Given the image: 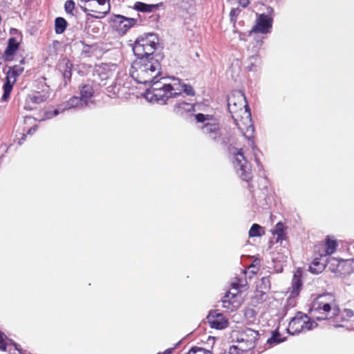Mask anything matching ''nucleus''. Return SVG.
<instances>
[{
  "label": "nucleus",
  "instance_id": "5",
  "mask_svg": "<svg viewBox=\"0 0 354 354\" xmlns=\"http://www.w3.org/2000/svg\"><path fill=\"white\" fill-rule=\"evenodd\" d=\"M311 313L318 320L332 319L338 315L339 309L329 295H319L313 303Z\"/></svg>",
  "mask_w": 354,
  "mask_h": 354
},
{
  "label": "nucleus",
  "instance_id": "13",
  "mask_svg": "<svg viewBox=\"0 0 354 354\" xmlns=\"http://www.w3.org/2000/svg\"><path fill=\"white\" fill-rule=\"evenodd\" d=\"M272 24V18L264 14L259 15L256 20V25L250 31V35L257 33H268L270 31Z\"/></svg>",
  "mask_w": 354,
  "mask_h": 354
},
{
  "label": "nucleus",
  "instance_id": "18",
  "mask_svg": "<svg viewBox=\"0 0 354 354\" xmlns=\"http://www.w3.org/2000/svg\"><path fill=\"white\" fill-rule=\"evenodd\" d=\"M58 66L64 78L70 80L72 75V63L68 59H63L59 62Z\"/></svg>",
  "mask_w": 354,
  "mask_h": 354
},
{
  "label": "nucleus",
  "instance_id": "19",
  "mask_svg": "<svg viewBox=\"0 0 354 354\" xmlns=\"http://www.w3.org/2000/svg\"><path fill=\"white\" fill-rule=\"evenodd\" d=\"M286 337L279 333L278 329L272 331L271 337L266 340V346L267 348L273 347L286 340Z\"/></svg>",
  "mask_w": 354,
  "mask_h": 354
},
{
  "label": "nucleus",
  "instance_id": "41",
  "mask_svg": "<svg viewBox=\"0 0 354 354\" xmlns=\"http://www.w3.org/2000/svg\"><path fill=\"white\" fill-rule=\"evenodd\" d=\"M201 351V348H200L198 347H192L188 351V352L186 354H192V353L195 354L196 353Z\"/></svg>",
  "mask_w": 354,
  "mask_h": 354
},
{
  "label": "nucleus",
  "instance_id": "50",
  "mask_svg": "<svg viewBox=\"0 0 354 354\" xmlns=\"http://www.w3.org/2000/svg\"><path fill=\"white\" fill-rule=\"evenodd\" d=\"M230 2H232L234 0H228Z\"/></svg>",
  "mask_w": 354,
  "mask_h": 354
},
{
  "label": "nucleus",
  "instance_id": "21",
  "mask_svg": "<svg viewBox=\"0 0 354 354\" xmlns=\"http://www.w3.org/2000/svg\"><path fill=\"white\" fill-rule=\"evenodd\" d=\"M62 111H64L65 110L71 109L76 107H82L86 106L83 102L77 96L72 97L68 101H67L65 104H61Z\"/></svg>",
  "mask_w": 354,
  "mask_h": 354
},
{
  "label": "nucleus",
  "instance_id": "45",
  "mask_svg": "<svg viewBox=\"0 0 354 354\" xmlns=\"http://www.w3.org/2000/svg\"><path fill=\"white\" fill-rule=\"evenodd\" d=\"M346 314H347L348 316L351 317V316L353 315V313L351 310H346Z\"/></svg>",
  "mask_w": 354,
  "mask_h": 354
},
{
  "label": "nucleus",
  "instance_id": "39",
  "mask_svg": "<svg viewBox=\"0 0 354 354\" xmlns=\"http://www.w3.org/2000/svg\"><path fill=\"white\" fill-rule=\"evenodd\" d=\"M183 91H184L188 95H194V92L191 86L182 84Z\"/></svg>",
  "mask_w": 354,
  "mask_h": 354
},
{
  "label": "nucleus",
  "instance_id": "48",
  "mask_svg": "<svg viewBox=\"0 0 354 354\" xmlns=\"http://www.w3.org/2000/svg\"><path fill=\"white\" fill-rule=\"evenodd\" d=\"M25 137H26V135H24L23 140L25 139V138H24Z\"/></svg>",
  "mask_w": 354,
  "mask_h": 354
},
{
  "label": "nucleus",
  "instance_id": "17",
  "mask_svg": "<svg viewBox=\"0 0 354 354\" xmlns=\"http://www.w3.org/2000/svg\"><path fill=\"white\" fill-rule=\"evenodd\" d=\"M301 272L297 270L293 275L292 281V287L290 290V297H295L298 296L301 288L302 286V283L301 281Z\"/></svg>",
  "mask_w": 354,
  "mask_h": 354
},
{
  "label": "nucleus",
  "instance_id": "20",
  "mask_svg": "<svg viewBox=\"0 0 354 354\" xmlns=\"http://www.w3.org/2000/svg\"><path fill=\"white\" fill-rule=\"evenodd\" d=\"M93 93L94 90L92 86L88 84L84 85L80 90V100L85 105H87Z\"/></svg>",
  "mask_w": 354,
  "mask_h": 354
},
{
  "label": "nucleus",
  "instance_id": "29",
  "mask_svg": "<svg viewBox=\"0 0 354 354\" xmlns=\"http://www.w3.org/2000/svg\"><path fill=\"white\" fill-rule=\"evenodd\" d=\"M258 287L261 289V292H265L269 290L271 287L270 279L269 277H262L260 283L258 284Z\"/></svg>",
  "mask_w": 354,
  "mask_h": 354
},
{
  "label": "nucleus",
  "instance_id": "11",
  "mask_svg": "<svg viewBox=\"0 0 354 354\" xmlns=\"http://www.w3.org/2000/svg\"><path fill=\"white\" fill-rule=\"evenodd\" d=\"M24 71V67L20 65H15L8 68V70L6 72V82L3 87V94L1 98L3 101H7L9 99L10 94L17 77L21 75Z\"/></svg>",
  "mask_w": 354,
  "mask_h": 354
},
{
  "label": "nucleus",
  "instance_id": "14",
  "mask_svg": "<svg viewBox=\"0 0 354 354\" xmlns=\"http://www.w3.org/2000/svg\"><path fill=\"white\" fill-rule=\"evenodd\" d=\"M137 21L138 19L136 18L116 15L113 19V26L120 33L124 34L133 27Z\"/></svg>",
  "mask_w": 354,
  "mask_h": 354
},
{
  "label": "nucleus",
  "instance_id": "47",
  "mask_svg": "<svg viewBox=\"0 0 354 354\" xmlns=\"http://www.w3.org/2000/svg\"><path fill=\"white\" fill-rule=\"evenodd\" d=\"M239 38H240V39H243V40L245 39L243 38V37H242V34L241 33H239Z\"/></svg>",
  "mask_w": 354,
  "mask_h": 354
},
{
  "label": "nucleus",
  "instance_id": "24",
  "mask_svg": "<svg viewBox=\"0 0 354 354\" xmlns=\"http://www.w3.org/2000/svg\"><path fill=\"white\" fill-rule=\"evenodd\" d=\"M109 88L111 89L109 90V91H113L114 95H116L119 97H123L127 93L126 89L127 88L122 86V81L120 80H118L115 85L109 86Z\"/></svg>",
  "mask_w": 354,
  "mask_h": 354
},
{
  "label": "nucleus",
  "instance_id": "22",
  "mask_svg": "<svg viewBox=\"0 0 354 354\" xmlns=\"http://www.w3.org/2000/svg\"><path fill=\"white\" fill-rule=\"evenodd\" d=\"M325 261H321V259L316 258L309 266V270L313 274H319L325 268Z\"/></svg>",
  "mask_w": 354,
  "mask_h": 354
},
{
  "label": "nucleus",
  "instance_id": "43",
  "mask_svg": "<svg viewBox=\"0 0 354 354\" xmlns=\"http://www.w3.org/2000/svg\"><path fill=\"white\" fill-rule=\"evenodd\" d=\"M173 348H168L165 352H163L162 354H171L172 353ZM158 354H161L160 353H158Z\"/></svg>",
  "mask_w": 354,
  "mask_h": 354
},
{
  "label": "nucleus",
  "instance_id": "40",
  "mask_svg": "<svg viewBox=\"0 0 354 354\" xmlns=\"http://www.w3.org/2000/svg\"><path fill=\"white\" fill-rule=\"evenodd\" d=\"M236 3H238L242 7L245 8L248 5L249 1L248 0H234L232 2H230L231 4H235Z\"/></svg>",
  "mask_w": 354,
  "mask_h": 354
},
{
  "label": "nucleus",
  "instance_id": "10",
  "mask_svg": "<svg viewBox=\"0 0 354 354\" xmlns=\"http://www.w3.org/2000/svg\"><path fill=\"white\" fill-rule=\"evenodd\" d=\"M110 0H80V7L84 12H94L97 15L91 16L101 19L110 11Z\"/></svg>",
  "mask_w": 354,
  "mask_h": 354
},
{
  "label": "nucleus",
  "instance_id": "28",
  "mask_svg": "<svg viewBox=\"0 0 354 354\" xmlns=\"http://www.w3.org/2000/svg\"><path fill=\"white\" fill-rule=\"evenodd\" d=\"M264 234L263 229L258 224H253L249 231L250 237L261 236Z\"/></svg>",
  "mask_w": 354,
  "mask_h": 354
},
{
  "label": "nucleus",
  "instance_id": "27",
  "mask_svg": "<svg viewBox=\"0 0 354 354\" xmlns=\"http://www.w3.org/2000/svg\"><path fill=\"white\" fill-rule=\"evenodd\" d=\"M67 22L66 21L62 18V17H57L55 19V32L57 34H61L64 32L66 28Z\"/></svg>",
  "mask_w": 354,
  "mask_h": 354
},
{
  "label": "nucleus",
  "instance_id": "2",
  "mask_svg": "<svg viewBox=\"0 0 354 354\" xmlns=\"http://www.w3.org/2000/svg\"><path fill=\"white\" fill-rule=\"evenodd\" d=\"M183 92V86L178 78L162 77L151 85L145 93V97L151 102L164 104L171 97H175Z\"/></svg>",
  "mask_w": 354,
  "mask_h": 354
},
{
  "label": "nucleus",
  "instance_id": "1",
  "mask_svg": "<svg viewBox=\"0 0 354 354\" xmlns=\"http://www.w3.org/2000/svg\"><path fill=\"white\" fill-rule=\"evenodd\" d=\"M227 106L234 122L244 137L248 139V145L254 150L255 146L252 138L254 129L245 95L240 91L233 92L228 97Z\"/></svg>",
  "mask_w": 354,
  "mask_h": 354
},
{
  "label": "nucleus",
  "instance_id": "26",
  "mask_svg": "<svg viewBox=\"0 0 354 354\" xmlns=\"http://www.w3.org/2000/svg\"><path fill=\"white\" fill-rule=\"evenodd\" d=\"M272 234L274 235H277L276 241H281L284 239V226L281 223H278L274 230H272Z\"/></svg>",
  "mask_w": 354,
  "mask_h": 354
},
{
  "label": "nucleus",
  "instance_id": "4",
  "mask_svg": "<svg viewBox=\"0 0 354 354\" xmlns=\"http://www.w3.org/2000/svg\"><path fill=\"white\" fill-rule=\"evenodd\" d=\"M196 121L201 124L202 132L216 143L225 145L228 142L225 129H222L218 120L212 115L198 113L195 115Z\"/></svg>",
  "mask_w": 354,
  "mask_h": 354
},
{
  "label": "nucleus",
  "instance_id": "32",
  "mask_svg": "<svg viewBox=\"0 0 354 354\" xmlns=\"http://www.w3.org/2000/svg\"><path fill=\"white\" fill-rule=\"evenodd\" d=\"M340 263L347 272L354 271V259L342 260Z\"/></svg>",
  "mask_w": 354,
  "mask_h": 354
},
{
  "label": "nucleus",
  "instance_id": "42",
  "mask_svg": "<svg viewBox=\"0 0 354 354\" xmlns=\"http://www.w3.org/2000/svg\"><path fill=\"white\" fill-rule=\"evenodd\" d=\"M37 129V127L35 126L32 128H30L28 131H27V133L28 134H32Z\"/></svg>",
  "mask_w": 354,
  "mask_h": 354
},
{
  "label": "nucleus",
  "instance_id": "8",
  "mask_svg": "<svg viewBox=\"0 0 354 354\" xmlns=\"http://www.w3.org/2000/svg\"><path fill=\"white\" fill-rule=\"evenodd\" d=\"M158 41V37L156 34L149 33L139 37L133 46L134 55L137 57L152 58L151 55L156 49Z\"/></svg>",
  "mask_w": 354,
  "mask_h": 354
},
{
  "label": "nucleus",
  "instance_id": "33",
  "mask_svg": "<svg viewBox=\"0 0 354 354\" xmlns=\"http://www.w3.org/2000/svg\"><path fill=\"white\" fill-rule=\"evenodd\" d=\"M111 75L109 67L106 65L102 66V84H106L104 81L107 80Z\"/></svg>",
  "mask_w": 354,
  "mask_h": 354
},
{
  "label": "nucleus",
  "instance_id": "46",
  "mask_svg": "<svg viewBox=\"0 0 354 354\" xmlns=\"http://www.w3.org/2000/svg\"><path fill=\"white\" fill-rule=\"evenodd\" d=\"M15 346V348L17 351H19L20 353H22V350L19 348V346L16 344H14Z\"/></svg>",
  "mask_w": 354,
  "mask_h": 354
},
{
  "label": "nucleus",
  "instance_id": "23",
  "mask_svg": "<svg viewBox=\"0 0 354 354\" xmlns=\"http://www.w3.org/2000/svg\"><path fill=\"white\" fill-rule=\"evenodd\" d=\"M194 111V105L185 102H181L174 106V112L183 115L184 113Z\"/></svg>",
  "mask_w": 354,
  "mask_h": 354
},
{
  "label": "nucleus",
  "instance_id": "34",
  "mask_svg": "<svg viewBox=\"0 0 354 354\" xmlns=\"http://www.w3.org/2000/svg\"><path fill=\"white\" fill-rule=\"evenodd\" d=\"M62 106H59L57 109H55L53 112L52 111H46L45 113V115H44V118L43 120H48V119H50L53 117H55L57 116L58 114H59L60 113H62Z\"/></svg>",
  "mask_w": 354,
  "mask_h": 354
},
{
  "label": "nucleus",
  "instance_id": "16",
  "mask_svg": "<svg viewBox=\"0 0 354 354\" xmlns=\"http://www.w3.org/2000/svg\"><path fill=\"white\" fill-rule=\"evenodd\" d=\"M49 97V95L46 93H41L39 92L36 93L35 94L32 95L28 96V97L26 100V108L29 109H34L33 106H29L28 104L30 103L34 104H38L41 102H45Z\"/></svg>",
  "mask_w": 354,
  "mask_h": 354
},
{
  "label": "nucleus",
  "instance_id": "37",
  "mask_svg": "<svg viewBox=\"0 0 354 354\" xmlns=\"http://www.w3.org/2000/svg\"><path fill=\"white\" fill-rule=\"evenodd\" d=\"M240 9L239 8H234L230 11V21L234 24L236 21V17L239 15L240 12Z\"/></svg>",
  "mask_w": 354,
  "mask_h": 354
},
{
  "label": "nucleus",
  "instance_id": "49",
  "mask_svg": "<svg viewBox=\"0 0 354 354\" xmlns=\"http://www.w3.org/2000/svg\"><path fill=\"white\" fill-rule=\"evenodd\" d=\"M21 143H22V142H21V141H19V145H21Z\"/></svg>",
  "mask_w": 354,
  "mask_h": 354
},
{
  "label": "nucleus",
  "instance_id": "35",
  "mask_svg": "<svg viewBox=\"0 0 354 354\" xmlns=\"http://www.w3.org/2000/svg\"><path fill=\"white\" fill-rule=\"evenodd\" d=\"M259 55L257 54L251 56L249 58V60L251 62L250 64L248 66V68L250 71L254 69V66H256V64L259 63Z\"/></svg>",
  "mask_w": 354,
  "mask_h": 354
},
{
  "label": "nucleus",
  "instance_id": "38",
  "mask_svg": "<svg viewBox=\"0 0 354 354\" xmlns=\"http://www.w3.org/2000/svg\"><path fill=\"white\" fill-rule=\"evenodd\" d=\"M7 343L6 342V335L0 332V350L6 351Z\"/></svg>",
  "mask_w": 354,
  "mask_h": 354
},
{
  "label": "nucleus",
  "instance_id": "9",
  "mask_svg": "<svg viewBox=\"0 0 354 354\" xmlns=\"http://www.w3.org/2000/svg\"><path fill=\"white\" fill-rule=\"evenodd\" d=\"M317 326V324L311 320L306 314L297 313L289 322L287 331L290 335H298L312 330Z\"/></svg>",
  "mask_w": 354,
  "mask_h": 354
},
{
  "label": "nucleus",
  "instance_id": "15",
  "mask_svg": "<svg viewBox=\"0 0 354 354\" xmlns=\"http://www.w3.org/2000/svg\"><path fill=\"white\" fill-rule=\"evenodd\" d=\"M211 328L218 330L224 329L228 326V321L222 313L211 311L207 317Z\"/></svg>",
  "mask_w": 354,
  "mask_h": 354
},
{
  "label": "nucleus",
  "instance_id": "7",
  "mask_svg": "<svg viewBox=\"0 0 354 354\" xmlns=\"http://www.w3.org/2000/svg\"><path fill=\"white\" fill-rule=\"evenodd\" d=\"M259 340V333L257 330L246 328L240 333L235 344L230 346L229 354H234V352L236 354L248 352L257 346Z\"/></svg>",
  "mask_w": 354,
  "mask_h": 354
},
{
  "label": "nucleus",
  "instance_id": "25",
  "mask_svg": "<svg viewBox=\"0 0 354 354\" xmlns=\"http://www.w3.org/2000/svg\"><path fill=\"white\" fill-rule=\"evenodd\" d=\"M19 42L15 37L10 38L8 40V46L5 50V54L8 58L9 56L12 55L18 49Z\"/></svg>",
  "mask_w": 354,
  "mask_h": 354
},
{
  "label": "nucleus",
  "instance_id": "44",
  "mask_svg": "<svg viewBox=\"0 0 354 354\" xmlns=\"http://www.w3.org/2000/svg\"><path fill=\"white\" fill-rule=\"evenodd\" d=\"M254 157H255V161H256V162H257V165H258L259 167H262V165H261V164L260 163L259 160L257 158V156H256V154H255V153H254Z\"/></svg>",
  "mask_w": 354,
  "mask_h": 354
},
{
  "label": "nucleus",
  "instance_id": "30",
  "mask_svg": "<svg viewBox=\"0 0 354 354\" xmlns=\"http://www.w3.org/2000/svg\"><path fill=\"white\" fill-rule=\"evenodd\" d=\"M337 245V244L335 241L328 239L326 244L324 256L333 254L336 250Z\"/></svg>",
  "mask_w": 354,
  "mask_h": 354
},
{
  "label": "nucleus",
  "instance_id": "31",
  "mask_svg": "<svg viewBox=\"0 0 354 354\" xmlns=\"http://www.w3.org/2000/svg\"><path fill=\"white\" fill-rule=\"evenodd\" d=\"M135 9L141 12H150L152 11L153 6L146 4L142 2H137L134 5Z\"/></svg>",
  "mask_w": 354,
  "mask_h": 354
},
{
  "label": "nucleus",
  "instance_id": "3",
  "mask_svg": "<svg viewBox=\"0 0 354 354\" xmlns=\"http://www.w3.org/2000/svg\"><path fill=\"white\" fill-rule=\"evenodd\" d=\"M131 77L138 84H153L161 74L159 62L153 58L138 57L129 70Z\"/></svg>",
  "mask_w": 354,
  "mask_h": 354
},
{
  "label": "nucleus",
  "instance_id": "12",
  "mask_svg": "<svg viewBox=\"0 0 354 354\" xmlns=\"http://www.w3.org/2000/svg\"><path fill=\"white\" fill-rule=\"evenodd\" d=\"M223 307L230 311L236 310L242 303L241 295L237 288H233L228 291L222 301Z\"/></svg>",
  "mask_w": 354,
  "mask_h": 354
},
{
  "label": "nucleus",
  "instance_id": "36",
  "mask_svg": "<svg viewBox=\"0 0 354 354\" xmlns=\"http://www.w3.org/2000/svg\"><path fill=\"white\" fill-rule=\"evenodd\" d=\"M64 8L67 13L72 14L73 10L75 8V3L72 0L66 1L64 4Z\"/></svg>",
  "mask_w": 354,
  "mask_h": 354
},
{
  "label": "nucleus",
  "instance_id": "6",
  "mask_svg": "<svg viewBox=\"0 0 354 354\" xmlns=\"http://www.w3.org/2000/svg\"><path fill=\"white\" fill-rule=\"evenodd\" d=\"M229 153L237 174L243 180L249 181L252 178L251 165L245 156L243 147H230Z\"/></svg>",
  "mask_w": 354,
  "mask_h": 354
}]
</instances>
